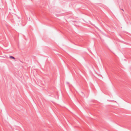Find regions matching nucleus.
Wrapping results in <instances>:
<instances>
[{"label": "nucleus", "mask_w": 131, "mask_h": 131, "mask_svg": "<svg viewBox=\"0 0 131 131\" xmlns=\"http://www.w3.org/2000/svg\"><path fill=\"white\" fill-rule=\"evenodd\" d=\"M9 58L11 59H15V58L13 56H10L9 57Z\"/></svg>", "instance_id": "f257e3e1"}, {"label": "nucleus", "mask_w": 131, "mask_h": 131, "mask_svg": "<svg viewBox=\"0 0 131 131\" xmlns=\"http://www.w3.org/2000/svg\"><path fill=\"white\" fill-rule=\"evenodd\" d=\"M122 10H123V9H122Z\"/></svg>", "instance_id": "7ed1b4c3"}, {"label": "nucleus", "mask_w": 131, "mask_h": 131, "mask_svg": "<svg viewBox=\"0 0 131 131\" xmlns=\"http://www.w3.org/2000/svg\"><path fill=\"white\" fill-rule=\"evenodd\" d=\"M81 93H82L83 94V92H81Z\"/></svg>", "instance_id": "f03ea898"}]
</instances>
